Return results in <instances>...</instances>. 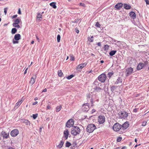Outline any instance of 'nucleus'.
<instances>
[{
	"label": "nucleus",
	"instance_id": "nucleus-4",
	"mask_svg": "<svg viewBox=\"0 0 149 149\" xmlns=\"http://www.w3.org/2000/svg\"><path fill=\"white\" fill-rule=\"evenodd\" d=\"M96 127L95 125L93 124L88 125L86 128L87 132L89 133L92 132L96 129Z\"/></svg>",
	"mask_w": 149,
	"mask_h": 149
},
{
	"label": "nucleus",
	"instance_id": "nucleus-60",
	"mask_svg": "<svg viewBox=\"0 0 149 149\" xmlns=\"http://www.w3.org/2000/svg\"><path fill=\"white\" fill-rule=\"evenodd\" d=\"M28 68H27L25 70L24 72V74H25L26 73L27 70Z\"/></svg>",
	"mask_w": 149,
	"mask_h": 149
},
{
	"label": "nucleus",
	"instance_id": "nucleus-16",
	"mask_svg": "<svg viewBox=\"0 0 149 149\" xmlns=\"http://www.w3.org/2000/svg\"><path fill=\"white\" fill-rule=\"evenodd\" d=\"M144 65V64L143 63H140L137 67V69L139 70L141 69Z\"/></svg>",
	"mask_w": 149,
	"mask_h": 149
},
{
	"label": "nucleus",
	"instance_id": "nucleus-30",
	"mask_svg": "<svg viewBox=\"0 0 149 149\" xmlns=\"http://www.w3.org/2000/svg\"><path fill=\"white\" fill-rule=\"evenodd\" d=\"M61 108L62 107L61 106H57L56 107V112L59 111L61 110Z\"/></svg>",
	"mask_w": 149,
	"mask_h": 149
},
{
	"label": "nucleus",
	"instance_id": "nucleus-1",
	"mask_svg": "<svg viewBox=\"0 0 149 149\" xmlns=\"http://www.w3.org/2000/svg\"><path fill=\"white\" fill-rule=\"evenodd\" d=\"M103 84L98 82L95 80L93 84V87L95 91L97 92H99L103 90Z\"/></svg>",
	"mask_w": 149,
	"mask_h": 149
},
{
	"label": "nucleus",
	"instance_id": "nucleus-42",
	"mask_svg": "<svg viewBox=\"0 0 149 149\" xmlns=\"http://www.w3.org/2000/svg\"><path fill=\"white\" fill-rule=\"evenodd\" d=\"M95 26L98 28H100V25L99 24V22H97L96 23Z\"/></svg>",
	"mask_w": 149,
	"mask_h": 149
},
{
	"label": "nucleus",
	"instance_id": "nucleus-17",
	"mask_svg": "<svg viewBox=\"0 0 149 149\" xmlns=\"http://www.w3.org/2000/svg\"><path fill=\"white\" fill-rule=\"evenodd\" d=\"M21 35L19 34H16L14 36V38L15 40H18L21 39Z\"/></svg>",
	"mask_w": 149,
	"mask_h": 149
},
{
	"label": "nucleus",
	"instance_id": "nucleus-45",
	"mask_svg": "<svg viewBox=\"0 0 149 149\" xmlns=\"http://www.w3.org/2000/svg\"><path fill=\"white\" fill-rule=\"evenodd\" d=\"M8 8H4V13L5 15H6L7 14V10Z\"/></svg>",
	"mask_w": 149,
	"mask_h": 149
},
{
	"label": "nucleus",
	"instance_id": "nucleus-41",
	"mask_svg": "<svg viewBox=\"0 0 149 149\" xmlns=\"http://www.w3.org/2000/svg\"><path fill=\"white\" fill-rule=\"evenodd\" d=\"M13 26L15 27H17L18 28H19L20 27V26L18 24H13Z\"/></svg>",
	"mask_w": 149,
	"mask_h": 149
},
{
	"label": "nucleus",
	"instance_id": "nucleus-61",
	"mask_svg": "<svg viewBox=\"0 0 149 149\" xmlns=\"http://www.w3.org/2000/svg\"><path fill=\"white\" fill-rule=\"evenodd\" d=\"M47 91V90L46 88L44 89L42 91L43 92H46Z\"/></svg>",
	"mask_w": 149,
	"mask_h": 149
},
{
	"label": "nucleus",
	"instance_id": "nucleus-19",
	"mask_svg": "<svg viewBox=\"0 0 149 149\" xmlns=\"http://www.w3.org/2000/svg\"><path fill=\"white\" fill-rule=\"evenodd\" d=\"M64 134V136L65 138V139H67L68 137V134H69V132L68 130H67L65 131L63 133Z\"/></svg>",
	"mask_w": 149,
	"mask_h": 149
},
{
	"label": "nucleus",
	"instance_id": "nucleus-27",
	"mask_svg": "<svg viewBox=\"0 0 149 149\" xmlns=\"http://www.w3.org/2000/svg\"><path fill=\"white\" fill-rule=\"evenodd\" d=\"M117 51L116 50H112L109 53V54L111 56H113L115 54Z\"/></svg>",
	"mask_w": 149,
	"mask_h": 149
},
{
	"label": "nucleus",
	"instance_id": "nucleus-62",
	"mask_svg": "<svg viewBox=\"0 0 149 149\" xmlns=\"http://www.w3.org/2000/svg\"><path fill=\"white\" fill-rule=\"evenodd\" d=\"M50 108V106H49V105H48L47 106V109H49Z\"/></svg>",
	"mask_w": 149,
	"mask_h": 149
},
{
	"label": "nucleus",
	"instance_id": "nucleus-58",
	"mask_svg": "<svg viewBox=\"0 0 149 149\" xmlns=\"http://www.w3.org/2000/svg\"><path fill=\"white\" fill-rule=\"evenodd\" d=\"M8 149H15L12 147H8Z\"/></svg>",
	"mask_w": 149,
	"mask_h": 149
},
{
	"label": "nucleus",
	"instance_id": "nucleus-31",
	"mask_svg": "<svg viewBox=\"0 0 149 149\" xmlns=\"http://www.w3.org/2000/svg\"><path fill=\"white\" fill-rule=\"evenodd\" d=\"M14 22H15L13 24H18L20 22V20L19 19H17L14 20Z\"/></svg>",
	"mask_w": 149,
	"mask_h": 149
},
{
	"label": "nucleus",
	"instance_id": "nucleus-43",
	"mask_svg": "<svg viewBox=\"0 0 149 149\" xmlns=\"http://www.w3.org/2000/svg\"><path fill=\"white\" fill-rule=\"evenodd\" d=\"M113 74V72H109L108 74V75L109 77L110 78L112 76V75Z\"/></svg>",
	"mask_w": 149,
	"mask_h": 149
},
{
	"label": "nucleus",
	"instance_id": "nucleus-11",
	"mask_svg": "<svg viewBox=\"0 0 149 149\" xmlns=\"http://www.w3.org/2000/svg\"><path fill=\"white\" fill-rule=\"evenodd\" d=\"M133 71V68H128L126 69V76H128L131 74Z\"/></svg>",
	"mask_w": 149,
	"mask_h": 149
},
{
	"label": "nucleus",
	"instance_id": "nucleus-49",
	"mask_svg": "<svg viewBox=\"0 0 149 149\" xmlns=\"http://www.w3.org/2000/svg\"><path fill=\"white\" fill-rule=\"evenodd\" d=\"M17 15H13L12 17V18L13 19H14V18H15L16 17H17Z\"/></svg>",
	"mask_w": 149,
	"mask_h": 149
},
{
	"label": "nucleus",
	"instance_id": "nucleus-25",
	"mask_svg": "<svg viewBox=\"0 0 149 149\" xmlns=\"http://www.w3.org/2000/svg\"><path fill=\"white\" fill-rule=\"evenodd\" d=\"M56 3L54 2H52L50 3V5L52 7L56 9Z\"/></svg>",
	"mask_w": 149,
	"mask_h": 149
},
{
	"label": "nucleus",
	"instance_id": "nucleus-54",
	"mask_svg": "<svg viewBox=\"0 0 149 149\" xmlns=\"http://www.w3.org/2000/svg\"><path fill=\"white\" fill-rule=\"evenodd\" d=\"M80 5L84 6H85V4L84 3H80Z\"/></svg>",
	"mask_w": 149,
	"mask_h": 149
},
{
	"label": "nucleus",
	"instance_id": "nucleus-64",
	"mask_svg": "<svg viewBox=\"0 0 149 149\" xmlns=\"http://www.w3.org/2000/svg\"><path fill=\"white\" fill-rule=\"evenodd\" d=\"M38 103V102H37V101H36V102H35L33 104V105H36V104H37Z\"/></svg>",
	"mask_w": 149,
	"mask_h": 149
},
{
	"label": "nucleus",
	"instance_id": "nucleus-55",
	"mask_svg": "<svg viewBox=\"0 0 149 149\" xmlns=\"http://www.w3.org/2000/svg\"><path fill=\"white\" fill-rule=\"evenodd\" d=\"M121 140V138H119L117 140V141L118 142H120Z\"/></svg>",
	"mask_w": 149,
	"mask_h": 149
},
{
	"label": "nucleus",
	"instance_id": "nucleus-35",
	"mask_svg": "<svg viewBox=\"0 0 149 149\" xmlns=\"http://www.w3.org/2000/svg\"><path fill=\"white\" fill-rule=\"evenodd\" d=\"M74 76V75L73 74H71L68 76L67 77H66V78H67L68 79H70Z\"/></svg>",
	"mask_w": 149,
	"mask_h": 149
},
{
	"label": "nucleus",
	"instance_id": "nucleus-44",
	"mask_svg": "<svg viewBox=\"0 0 149 149\" xmlns=\"http://www.w3.org/2000/svg\"><path fill=\"white\" fill-rule=\"evenodd\" d=\"M76 145V144H73L72 145V146H71V148L72 149H74L75 147V146Z\"/></svg>",
	"mask_w": 149,
	"mask_h": 149
},
{
	"label": "nucleus",
	"instance_id": "nucleus-3",
	"mask_svg": "<svg viewBox=\"0 0 149 149\" xmlns=\"http://www.w3.org/2000/svg\"><path fill=\"white\" fill-rule=\"evenodd\" d=\"M128 113L125 111H120L118 113V116L120 118H124L125 119L127 118Z\"/></svg>",
	"mask_w": 149,
	"mask_h": 149
},
{
	"label": "nucleus",
	"instance_id": "nucleus-8",
	"mask_svg": "<svg viewBox=\"0 0 149 149\" xmlns=\"http://www.w3.org/2000/svg\"><path fill=\"white\" fill-rule=\"evenodd\" d=\"M19 131L17 129H15L12 130L10 133L12 136L15 137L17 136L19 134Z\"/></svg>",
	"mask_w": 149,
	"mask_h": 149
},
{
	"label": "nucleus",
	"instance_id": "nucleus-21",
	"mask_svg": "<svg viewBox=\"0 0 149 149\" xmlns=\"http://www.w3.org/2000/svg\"><path fill=\"white\" fill-rule=\"evenodd\" d=\"M86 63H82L79 65L77 67L78 69H82L84 67L86 66Z\"/></svg>",
	"mask_w": 149,
	"mask_h": 149
},
{
	"label": "nucleus",
	"instance_id": "nucleus-38",
	"mask_svg": "<svg viewBox=\"0 0 149 149\" xmlns=\"http://www.w3.org/2000/svg\"><path fill=\"white\" fill-rule=\"evenodd\" d=\"M71 145V143L67 141L66 143L65 146L66 147H69Z\"/></svg>",
	"mask_w": 149,
	"mask_h": 149
},
{
	"label": "nucleus",
	"instance_id": "nucleus-6",
	"mask_svg": "<svg viewBox=\"0 0 149 149\" xmlns=\"http://www.w3.org/2000/svg\"><path fill=\"white\" fill-rule=\"evenodd\" d=\"M106 74L104 73H102L98 77V80L101 82H104L106 78Z\"/></svg>",
	"mask_w": 149,
	"mask_h": 149
},
{
	"label": "nucleus",
	"instance_id": "nucleus-39",
	"mask_svg": "<svg viewBox=\"0 0 149 149\" xmlns=\"http://www.w3.org/2000/svg\"><path fill=\"white\" fill-rule=\"evenodd\" d=\"M38 113H36V114H33V118L34 119H36L37 118V117H38Z\"/></svg>",
	"mask_w": 149,
	"mask_h": 149
},
{
	"label": "nucleus",
	"instance_id": "nucleus-22",
	"mask_svg": "<svg viewBox=\"0 0 149 149\" xmlns=\"http://www.w3.org/2000/svg\"><path fill=\"white\" fill-rule=\"evenodd\" d=\"M124 8L127 10L130 9L131 8V6L127 4H124L123 5Z\"/></svg>",
	"mask_w": 149,
	"mask_h": 149
},
{
	"label": "nucleus",
	"instance_id": "nucleus-59",
	"mask_svg": "<svg viewBox=\"0 0 149 149\" xmlns=\"http://www.w3.org/2000/svg\"><path fill=\"white\" fill-rule=\"evenodd\" d=\"M148 62L147 61H146L144 62L145 65H146L148 64Z\"/></svg>",
	"mask_w": 149,
	"mask_h": 149
},
{
	"label": "nucleus",
	"instance_id": "nucleus-24",
	"mask_svg": "<svg viewBox=\"0 0 149 149\" xmlns=\"http://www.w3.org/2000/svg\"><path fill=\"white\" fill-rule=\"evenodd\" d=\"M42 14H41L40 13H38L37 14V20H38L39 21H41V18H42Z\"/></svg>",
	"mask_w": 149,
	"mask_h": 149
},
{
	"label": "nucleus",
	"instance_id": "nucleus-53",
	"mask_svg": "<svg viewBox=\"0 0 149 149\" xmlns=\"http://www.w3.org/2000/svg\"><path fill=\"white\" fill-rule=\"evenodd\" d=\"M95 111V109H93L91 111V113H93Z\"/></svg>",
	"mask_w": 149,
	"mask_h": 149
},
{
	"label": "nucleus",
	"instance_id": "nucleus-36",
	"mask_svg": "<svg viewBox=\"0 0 149 149\" xmlns=\"http://www.w3.org/2000/svg\"><path fill=\"white\" fill-rule=\"evenodd\" d=\"M116 89V86H112L111 88V90L112 92L114 91Z\"/></svg>",
	"mask_w": 149,
	"mask_h": 149
},
{
	"label": "nucleus",
	"instance_id": "nucleus-48",
	"mask_svg": "<svg viewBox=\"0 0 149 149\" xmlns=\"http://www.w3.org/2000/svg\"><path fill=\"white\" fill-rule=\"evenodd\" d=\"M114 41L115 42H116V43H117V45L119 44V43L120 42V41H117L115 40H114Z\"/></svg>",
	"mask_w": 149,
	"mask_h": 149
},
{
	"label": "nucleus",
	"instance_id": "nucleus-40",
	"mask_svg": "<svg viewBox=\"0 0 149 149\" xmlns=\"http://www.w3.org/2000/svg\"><path fill=\"white\" fill-rule=\"evenodd\" d=\"M70 60L71 61H74V58L72 55H70Z\"/></svg>",
	"mask_w": 149,
	"mask_h": 149
},
{
	"label": "nucleus",
	"instance_id": "nucleus-20",
	"mask_svg": "<svg viewBox=\"0 0 149 149\" xmlns=\"http://www.w3.org/2000/svg\"><path fill=\"white\" fill-rule=\"evenodd\" d=\"M21 122L22 123H25L26 125H30V122L28 120L26 119H21Z\"/></svg>",
	"mask_w": 149,
	"mask_h": 149
},
{
	"label": "nucleus",
	"instance_id": "nucleus-13",
	"mask_svg": "<svg viewBox=\"0 0 149 149\" xmlns=\"http://www.w3.org/2000/svg\"><path fill=\"white\" fill-rule=\"evenodd\" d=\"M36 75H33L31 78L30 83V84H31L32 85H33L35 82V79H36Z\"/></svg>",
	"mask_w": 149,
	"mask_h": 149
},
{
	"label": "nucleus",
	"instance_id": "nucleus-63",
	"mask_svg": "<svg viewBox=\"0 0 149 149\" xmlns=\"http://www.w3.org/2000/svg\"><path fill=\"white\" fill-rule=\"evenodd\" d=\"M121 149H127V147L125 146H124Z\"/></svg>",
	"mask_w": 149,
	"mask_h": 149
},
{
	"label": "nucleus",
	"instance_id": "nucleus-7",
	"mask_svg": "<svg viewBox=\"0 0 149 149\" xmlns=\"http://www.w3.org/2000/svg\"><path fill=\"white\" fill-rule=\"evenodd\" d=\"M74 124L73 119H71L69 120L66 124V126L67 127H70L71 126H73Z\"/></svg>",
	"mask_w": 149,
	"mask_h": 149
},
{
	"label": "nucleus",
	"instance_id": "nucleus-51",
	"mask_svg": "<svg viewBox=\"0 0 149 149\" xmlns=\"http://www.w3.org/2000/svg\"><path fill=\"white\" fill-rule=\"evenodd\" d=\"M147 4H149V1L148 0H144Z\"/></svg>",
	"mask_w": 149,
	"mask_h": 149
},
{
	"label": "nucleus",
	"instance_id": "nucleus-9",
	"mask_svg": "<svg viewBox=\"0 0 149 149\" xmlns=\"http://www.w3.org/2000/svg\"><path fill=\"white\" fill-rule=\"evenodd\" d=\"M105 118L104 116H100L98 117V121L100 124L103 123L105 121Z\"/></svg>",
	"mask_w": 149,
	"mask_h": 149
},
{
	"label": "nucleus",
	"instance_id": "nucleus-50",
	"mask_svg": "<svg viewBox=\"0 0 149 149\" xmlns=\"http://www.w3.org/2000/svg\"><path fill=\"white\" fill-rule=\"evenodd\" d=\"M75 32L77 33H79V30L77 28H76L75 29Z\"/></svg>",
	"mask_w": 149,
	"mask_h": 149
},
{
	"label": "nucleus",
	"instance_id": "nucleus-52",
	"mask_svg": "<svg viewBox=\"0 0 149 149\" xmlns=\"http://www.w3.org/2000/svg\"><path fill=\"white\" fill-rule=\"evenodd\" d=\"M18 13L19 14H21L20 9V8H19L18 10Z\"/></svg>",
	"mask_w": 149,
	"mask_h": 149
},
{
	"label": "nucleus",
	"instance_id": "nucleus-14",
	"mask_svg": "<svg viewBox=\"0 0 149 149\" xmlns=\"http://www.w3.org/2000/svg\"><path fill=\"white\" fill-rule=\"evenodd\" d=\"M1 135L3 136V138H7L9 136V133H6L4 131H2L1 132Z\"/></svg>",
	"mask_w": 149,
	"mask_h": 149
},
{
	"label": "nucleus",
	"instance_id": "nucleus-37",
	"mask_svg": "<svg viewBox=\"0 0 149 149\" xmlns=\"http://www.w3.org/2000/svg\"><path fill=\"white\" fill-rule=\"evenodd\" d=\"M61 39V36L59 34L57 35V40L58 42H60Z\"/></svg>",
	"mask_w": 149,
	"mask_h": 149
},
{
	"label": "nucleus",
	"instance_id": "nucleus-46",
	"mask_svg": "<svg viewBox=\"0 0 149 149\" xmlns=\"http://www.w3.org/2000/svg\"><path fill=\"white\" fill-rule=\"evenodd\" d=\"M147 123V122L146 121H144L143 122L142 125L143 126H145L146 125Z\"/></svg>",
	"mask_w": 149,
	"mask_h": 149
},
{
	"label": "nucleus",
	"instance_id": "nucleus-57",
	"mask_svg": "<svg viewBox=\"0 0 149 149\" xmlns=\"http://www.w3.org/2000/svg\"><path fill=\"white\" fill-rule=\"evenodd\" d=\"M137 109H134L133 110V111L135 112H137Z\"/></svg>",
	"mask_w": 149,
	"mask_h": 149
},
{
	"label": "nucleus",
	"instance_id": "nucleus-47",
	"mask_svg": "<svg viewBox=\"0 0 149 149\" xmlns=\"http://www.w3.org/2000/svg\"><path fill=\"white\" fill-rule=\"evenodd\" d=\"M18 40H13V44H17V43H18V42H19L17 41Z\"/></svg>",
	"mask_w": 149,
	"mask_h": 149
},
{
	"label": "nucleus",
	"instance_id": "nucleus-26",
	"mask_svg": "<svg viewBox=\"0 0 149 149\" xmlns=\"http://www.w3.org/2000/svg\"><path fill=\"white\" fill-rule=\"evenodd\" d=\"M64 142L62 141H61L59 144L58 146H57V147L58 148H62L63 144H64Z\"/></svg>",
	"mask_w": 149,
	"mask_h": 149
},
{
	"label": "nucleus",
	"instance_id": "nucleus-28",
	"mask_svg": "<svg viewBox=\"0 0 149 149\" xmlns=\"http://www.w3.org/2000/svg\"><path fill=\"white\" fill-rule=\"evenodd\" d=\"M22 102V101H18L15 104V107H16V108H17L21 104Z\"/></svg>",
	"mask_w": 149,
	"mask_h": 149
},
{
	"label": "nucleus",
	"instance_id": "nucleus-34",
	"mask_svg": "<svg viewBox=\"0 0 149 149\" xmlns=\"http://www.w3.org/2000/svg\"><path fill=\"white\" fill-rule=\"evenodd\" d=\"M58 73L59 76L62 77L63 73L61 70H58Z\"/></svg>",
	"mask_w": 149,
	"mask_h": 149
},
{
	"label": "nucleus",
	"instance_id": "nucleus-32",
	"mask_svg": "<svg viewBox=\"0 0 149 149\" xmlns=\"http://www.w3.org/2000/svg\"><path fill=\"white\" fill-rule=\"evenodd\" d=\"M88 101H89V100H90V102H91V106H93V100L92 99V97H88Z\"/></svg>",
	"mask_w": 149,
	"mask_h": 149
},
{
	"label": "nucleus",
	"instance_id": "nucleus-56",
	"mask_svg": "<svg viewBox=\"0 0 149 149\" xmlns=\"http://www.w3.org/2000/svg\"><path fill=\"white\" fill-rule=\"evenodd\" d=\"M97 45L99 46H100L101 45V42H99L97 43Z\"/></svg>",
	"mask_w": 149,
	"mask_h": 149
},
{
	"label": "nucleus",
	"instance_id": "nucleus-2",
	"mask_svg": "<svg viewBox=\"0 0 149 149\" xmlns=\"http://www.w3.org/2000/svg\"><path fill=\"white\" fill-rule=\"evenodd\" d=\"M80 132L79 128L76 126H73L71 129V134L74 136H76L79 134Z\"/></svg>",
	"mask_w": 149,
	"mask_h": 149
},
{
	"label": "nucleus",
	"instance_id": "nucleus-33",
	"mask_svg": "<svg viewBox=\"0 0 149 149\" xmlns=\"http://www.w3.org/2000/svg\"><path fill=\"white\" fill-rule=\"evenodd\" d=\"M109 46L107 45H105L104 47V50L105 51L109 49Z\"/></svg>",
	"mask_w": 149,
	"mask_h": 149
},
{
	"label": "nucleus",
	"instance_id": "nucleus-12",
	"mask_svg": "<svg viewBox=\"0 0 149 149\" xmlns=\"http://www.w3.org/2000/svg\"><path fill=\"white\" fill-rule=\"evenodd\" d=\"M129 124L128 122H125L123 125L122 126H121L122 130H124L126 129L129 127Z\"/></svg>",
	"mask_w": 149,
	"mask_h": 149
},
{
	"label": "nucleus",
	"instance_id": "nucleus-5",
	"mask_svg": "<svg viewBox=\"0 0 149 149\" xmlns=\"http://www.w3.org/2000/svg\"><path fill=\"white\" fill-rule=\"evenodd\" d=\"M113 129L115 131L120 132V130H121V132H122V130L121 128V125L118 123H115L113 126Z\"/></svg>",
	"mask_w": 149,
	"mask_h": 149
},
{
	"label": "nucleus",
	"instance_id": "nucleus-23",
	"mask_svg": "<svg viewBox=\"0 0 149 149\" xmlns=\"http://www.w3.org/2000/svg\"><path fill=\"white\" fill-rule=\"evenodd\" d=\"M122 81V79L120 77H118L117 81L115 82V84H118L119 83H121Z\"/></svg>",
	"mask_w": 149,
	"mask_h": 149
},
{
	"label": "nucleus",
	"instance_id": "nucleus-29",
	"mask_svg": "<svg viewBox=\"0 0 149 149\" xmlns=\"http://www.w3.org/2000/svg\"><path fill=\"white\" fill-rule=\"evenodd\" d=\"M17 30L15 28H13L11 30V33L12 34H13L16 33Z\"/></svg>",
	"mask_w": 149,
	"mask_h": 149
},
{
	"label": "nucleus",
	"instance_id": "nucleus-18",
	"mask_svg": "<svg viewBox=\"0 0 149 149\" xmlns=\"http://www.w3.org/2000/svg\"><path fill=\"white\" fill-rule=\"evenodd\" d=\"M123 4L122 3H118L116 4L115 6V8L117 10H119L120 8L122 7Z\"/></svg>",
	"mask_w": 149,
	"mask_h": 149
},
{
	"label": "nucleus",
	"instance_id": "nucleus-15",
	"mask_svg": "<svg viewBox=\"0 0 149 149\" xmlns=\"http://www.w3.org/2000/svg\"><path fill=\"white\" fill-rule=\"evenodd\" d=\"M129 15L133 19H134L136 18V14L133 12H130L129 14Z\"/></svg>",
	"mask_w": 149,
	"mask_h": 149
},
{
	"label": "nucleus",
	"instance_id": "nucleus-10",
	"mask_svg": "<svg viewBox=\"0 0 149 149\" xmlns=\"http://www.w3.org/2000/svg\"><path fill=\"white\" fill-rule=\"evenodd\" d=\"M89 107L88 103L84 104L82 107L83 110L84 112H87L89 110Z\"/></svg>",
	"mask_w": 149,
	"mask_h": 149
}]
</instances>
